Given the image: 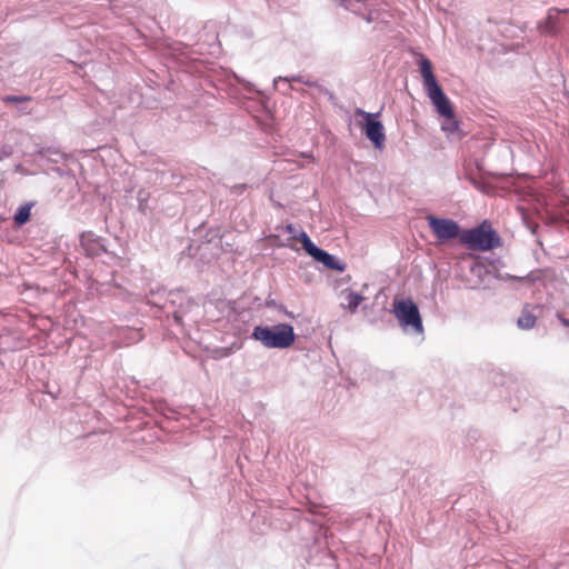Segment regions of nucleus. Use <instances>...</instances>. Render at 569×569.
Returning a JSON list of instances; mask_svg holds the SVG:
<instances>
[{"label": "nucleus", "mask_w": 569, "mask_h": 569, "mask_svg": "<svg viewBox=\"0 0 569 569\" xmlns=\"http://www.w3.org/2000/svg\"><path fill=\"white\" fill-rule=\"evenodd\" d=\"M419 66L427 94L435 106L437 112L445 118V121L441 124V129L449 133L458 131L459 121L456 119L450 100L445 94L442 88L433 74L430 60L422 58L419 62Z\"/></svg>", "instance_id": "f257e3e1"}, {"label": "nucleus", "mask_w": 569, "mask_h": 569, "mask_svg": "<svg viewBox=\"0 0 569 569\" xmlns=\"http://www.w3.org/2000/svg\"><path fill=\"white\" fill-rule=\"evenodd\" d=\"M567 11L568 10H559L556 8H552L549 10L547 21H546L549 32H557V27H556L557 17L560 12H567Z\"/></svg>", "instance_id": "9b49d317"}, {"label": "nucleus", "mask_w": 569, "mask_h": 569, "mask_svg": "<svg viewBox=\"0 0 569 569\" xmlns=\"http://www.w3.org/2000/svg\"><path fill=\"white\" fill-rule=\"evenodd\" d=\"M30 100H31L30 96H6L2 98V101L7 102V103H18V102H24V101H30Z\"/></svg>", "instance_id": "ddd939ff"}, {"label": "nucleus", "mask_w": 569, "mask_h": 569, "mask_svg": "<svg viewBox=\"0 0 569 569\" xmlns=\"http://www.w3.org/2000/svg\"><path fill=\"white\" fill-rule=\"evenodd\" d=\"M341 295L343 297V302L341 303V306L351 313L357 311L359 305L365 299V297L362 295L357 293L349 289L343 290L341 292Z\"/></svg>", "instance_id": "6e6552de"}, {"label": "nucleus", "mask_w": 569, "mask_h": 569, "mask_svg": "<svg viewBox=\"0 0 569 569\" xmlns=\"http://www.w3.org/2000/svg\"><path fill=\"white\" fill-rule=\"evenodd\" d=\"M427 221L430 230L440 242H446L457 237L460 238V228L456 221L435 216H428Z\"/></svg>", "instance_id": "0eeeda50"}, {"label": "nucleus", "mask_w": 569, "mask_h": 569, "mask_svg": "<svg viewBox=\"0 0 569 569\" xmlns=\"http://www.w3.org/2000/svg\"><path fill=\"white\" fill-rule=\"evenodd\" d=\"M300 242L308 254L321 262L328 269L336 271H343L346 266L341 263L336 257L327 251L318 248L309 238L306 232L300 234Z\"/></svg>", "instance_id": "423d86ee"}, {"label": "nucleus", "mask_w": 569, "mask_h": 569, "mask_svg": "<svg viewBox=\"0 0 569 569\" xmlns=\"http://www.w3.org/2000/svg\"><path fill=\"white\" fill-rule=\"evenodd\" d=\"M460 241L470 250L490 251L502 246L498 232L488 220H483L478 227L463 230Z\"/></svg>", "instance_id": "f03ea898"}, {"label": "nucleus", "mask_w": 569, "mask_h": 569, "mask_svg": "<svg viewBox=\"0 0 569 569\" xmlns=\"http://www.w3.org/2000/svg\"><path fill=\"white\" fill-rule=\"evenodd\" d=\"M536 316L529 310L523 309L520 317L518 318V326L521 329H531L536 325Z\"/></svg>", "instance_id": "9d476101"}, {"label": "nucleus", "mask_w": 569, "mask_h": 569, "mask_svg": "<svg viewBox=\"0 0 569 569\" xmlns=\"http://www.w3.org/2000/svg\"><path fill=\"white\" fill-rule=\"evenodd\" d=\"M286 232H288L290 234L289 239H288V246L293 248L296 246V242L297 241H300V234L303 232H297L296 228L292 226V224H288L284 228Z\"/></svg>", "instance_id": "f8f14e48"}, {"label": "nucleus", "mask_w": 569, "mask_h": 569, "mask_svg": "<svg viewBox=\"0 0 569 569\" xmlns=\"http://www.w3.org/2000/svg\"><path fill=\"white\" fill-rule=\"evenodd\" d=\"M356 116H359L363 119L361 127L366 137L373 143L377 149H382L386 141V134L382 123L376 120L379 113H370L362 109H357Z\"/></svg>", "instance_id": "39448f33"}, {"label": "nucleus", "mask_w": 569, "mask_h": 569, "mask_svg": "<svg viewBox=\"0 0 569 569\" xmlns=\"http://www.w3.org/2000/svg\"><path fill=\"white\" fill-rule=\"evenodd\" d=\"M293 327L288 323H278L272 327L257 326L252 331V338L263 347L270 349H286L295 342Z\"/></svg>", "instance_id": "7ed1b4c3"}, {"label": "nucleus", "mask_w": 569, "mask_h": 569, "mask_svg": "<svg viewBox=\"0 0 569 569\" xmlns=\"http://www.w3.org/2000/svg\"><path fill=\"white\" fill-rule=\"evenodd\" d=\"M558 318H559V320H560V322H561V325H562L563 327H566V328H568V327H569V319H567V318L562 317L561 315H558Z\"/></svg>", "instance_id": "2eb2a0df"}, {"label": "nucleus", "mask_w": 569, "mask_h": 569, "mask_svg": "<svg viewBox=\"0 0 569 569\" xmlns=\"http://www.w3.org/2000/svg\"><path fill=\"white\" fill-rule=\"evenodd\" d=\"M32 203H26L18 208L13 220L17 226H23L30 220Z\"/></svg>", "instance_id": "1a4fd4ad"}, {"label": "nucleus", "mask_w": 569, "mask_h": 569, "mask_svg": "<svg viewBox=\"0 0 569 569\" xmlns=\"http://www.w3.org/2000/svg\"><path fill=\"white\" fill-rule=\"evenodd\" d=\"M395 315L402 327H410L415 332L423 330L418 307L411 299L399 300L393 305Z\"/></svg>", "instance_id": "20e7f679"}, {"label": "nucleus", "mask_w": 569, "mask_h": 569, "mask_svg": "<svg viewBox=\"0 0 569 569\" xmlns=\"http://www.w3.org/2000/svg\"><path fill=\"white\" fill-rule=\"evenodd\" d=\"M289 81H298V82H302L309 87H316L317 86V82L316 81H311V80H305L302 77H292L289 79Z\"/></svg>", "instance_id": "4468645a"}]
</instances>
